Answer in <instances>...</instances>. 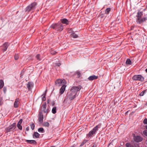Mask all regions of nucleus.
I'll return each mask as SVG.
<instances>
[{
    "label": "nucleus",
    "instance_id": "1",
    "mask_svg": "<svg viewBox=\"0 0 147 147\" xmlns=\"http://www.w3.org/2000/svg\"><path fill=\"white\" fill-rule=\"evenodd\" d=\"M51 27L57 31L59 32H61L63 28V25L60 22L53 24Z\"/></svg>",
    "mask_w": 147,
    "mask_h": 147
},
{
    "label": "nucleus",
    "instance_id": "2",
    "mask_svg": "<svg viewBox=\"0 0 147 147\" xmlns=\"http://www.w3.org/2000/svg\"><path fill=\"white\" fill-rule=\"evenodd\" d=\"M40 111L47 115V113L49 111V107L47 108V105L46 103H44L41 106Z\"/></svg>",
    "mask_w": 147,
    "mask_h": 147
},
{
    "label": "nucleus",
    "instance_id": "3",
    "mask_svg": "<svg viewBox=\"0 0 147 147\" xmlns=\"http://www.w3.org/2000/svg\"><path fill=\"white\" fill-rule=\"evenodd\" d=\"M67 84L66 81L64 79H58L55 81V84L58 86H60L63 85H64Z\"/></svg>",
    "mask_w": 147,
    "mask_h": 147
},
{
    "label": "nucleus",
    "instance_id": "4",
    "mask_svg": "<svg viewBox=\"0 0 147 147\" xmlns=\"http://www.w3.org/2000/svg\"><path fill=\"white\" fill-rule=\"evenodd\" d=\"M100 127V125H98L96 126L89 132L87 135V137L89 138L92 136L93 135L95 134L96 131L98 130V129Z\"/></svg>",
    "mask_w": 147,
    "mask_h": 147
},
{
    "label": "nucleus",
    "instance_id": "5",
    "mask_svg": "<svg viewBox=\"0 0 147 147\" xmlns=\"http://www.w3.org/2000/svg\"><path fill=\"white\" fill-rule=\"evenodd\" d=\"M132 80L135 81H139L142 82L144 80V77L141 75H134L132 78Z\"/></svg>",
    "mask_w": 147,
    "mask_h": 147
},
{
    "label": "nucleus",
    "instance_id": "6",
    "mask_svg": "<svg viewBox=\"0 0 147 147\" xmlns=\"http://www.w3.org/2000/svg\"><path fill=\"white\" fill-rule=\"evenodd\" d=\"M76 97V94L72 92L71 90L68 92L67 94V98L70 100H72Z\"/></svg>",
    "mask_w": 147,
    "mask_h": 147
},
{
    "label": "nucleus",
    "instance_id": "7",
    "mask_svg": "<svg viewBox=\"0 0 147 147\" xmlns=\"http://www.w3.org/2000/svg\"><path fill=\"white\" fill-rule=\"evenodd\" d=\"M37 4V3L35 2L32 3L26 8V11L28 12L31 10L34 9L35 7Z\"/></svg>",
    "mask_w": 147,
    "mask_h": 147
},
{
    "label": "nucleus",
    "instance_id": "8",
    "mask_svg": "<svg viewBox=\"0 0 147 147\" xmlns=\"http://www.w3.org/2000/svg\"><path fill=\"white\" fill-rule=\"evenodd\" d=\"M82 88V86L80 85L77 86H73L71 88L70 90L74 93V94L75 93L76 95L77 92L79 91Z\"/></svg>",
    "mask_w": 147,
    "mask_h": 147
},
{
    "label": "nucleus",
    "instance_id": "9",
    "mask_svg": "<svg viewBox=\"0 0 147 147\" xmlns=\"http://www.w3.org/2000/svg\"><path fill=\"white\" fill-rule=\"evenodd\" d=\"M16 123H13L12 124L8 127L7 129V131L9 132L14 130L16 128Z\"/></svg>",
    "mask_w": 147,
    "mask_h": 147
},
{
    "label": "nucleus",
    "instance_id": "10",
    "mask_svg": "<svg viewBox=\"0 0 147 147\" xmlns=\"http://www.w3.org/2000/svg\"><path fill=\"white\" fill-rule=\"evenodd\" d=\"M134 139L135 142H141L143 140V138L140 136H134Z\"/></svg>",
    "mask_w": 147,
    "mask_h": 147
},
{
    "label": "nucleus",
    "instance_id": "11",
    "mask_svg": "<svg viewBox=\"0 0 147 147\" xmlns=\"http://www.w3.org/2000/svg\"><path fill=\"white\" fill-rule=\"evenodd\" d=\"M20 104V102L19 101L18 98H16L14 103V107L15 108H16L18 107Z\"/></svg>",
    "mask_w": 147,
    "mask_h": 147
},
{
    "label": "nucleus",
    "instance_id": "12",
    "mask_svg": "<svg viewBox=\"0 0 147 147\" xmlns=\"http://www.w3.org/2000/svg\"><path fill=\"white\" fill-rule=\"evenodd\" d=\"M61 22L63 24H65L67 25L69 24V22L66 19L63 18L60 20Z\"/></svg>",
    "mask_w": 147,
    "mask_h": 147
},
{
    "label": "nucleus",
    "instance_id": "13",
    "mask_svg": "<svg viewBox=\"0 0 147 147\" xmlns=\"http://www.w3.org/2000/svg\"><path fill=\"white\" fill-rule=\"evenodd\" d=\"M98 78L97 76L93 75L90 76L88 78V80L90 81H92L94 80L97 79Z\"/></svg>",
    "mask_w": 147,
    "mask_h": 147
},
{
    "label": "nucleus",
    "instance_id": "14",
    "mask_svg": "<svg viewBox=\"0 0 147 147\" xmlns=\"http://www.w3.org/2000/svg\"><path fill=\"white\" fill-rule=\"evenodd\" d=\"M66 86L65 85H63L60 90L59 93L61 94H63L65 90Z\"/></svg>",
    "mask_w": 147,
    "mask_h": 147
},
{
    "label": "nucleus",
    "instance_id": "15",
    "mask_svg": "<svg viewBox=\"0 0 147 147\" xmlns=\"http://www.w3.org/2000/svg\"><path fill=\"white\" fill-rule=\"evenodd\" d=\"M143 15V13L141 11L138 12L137 13V22H138L141 19V17Z\"/></svg>",
    "mask_w": 147,
    "mask_h": 147
},
{
    "label": "nucleus",
    "instance_id": "16",
    "mask_svg": "<svg viewBox=\"0 0 147 147\" xmlns=\"http://www.w3.org/2000/svg\"><path fill=\"white\" fill-rule=\"evenodd\" d=\"M33 86V84L32 82H29L27 84V86L29 90L31 89Z\"/></svg>",
    "mask_w": 147,
    "mask_h": 147
},
{
    "label": "nucleus",
    "instance_id": "17",
    "mask_svg": "<svg viewBox=\"0 0 147 147\" xmlns=\"http://www.w3.org/2000/svg\"><path fill=\"white\" fill-rule=\"evenodd\" d=\"M22 120H20L17 124V127L20 130H22V127L21 125V124L22 122Z\"/></svg>",
    "mask_w": 147,
    "mask_h": 147
},
{
    "label": "nucleus",
    "instance_id": "18",
    "mask_svg": "<svg viewBox=\"0 0 147 147\" xmlns=\"http://www.w3.org/2000/svg\"><path fill=\"white\" fill-rule=\"evenodd\" d=\"M4 48L3 49V52L7 50L8 47V43H5L3 45Z\"/></svg>",
    "mask_w": 147,
    "mask_h": 147
},
{
    "label": "nucleus",
    "instance_id": "19",
    "mask_svg": "<svg viewBox=\"0 0 147 147\" xmlns=\"http://www.w3.org/2000/svg\"><path fill=\"white\" fill-rule=\"evenodd\" d=\"M40 134L37 132H34L33 134V138H39Z\"/></svg>",
    "mask_w": 147,
    "mask_h": 147
},
{
    "label": "nucleus",
    "instance_id": "20",
    "mask_svg": "<svg viewBox=\"0 0 147 147\" xmlns=\"http://www.w3.org/2000/svg\"><path fill=\"white\" fill-rule=\"evenodd\" d=\"M43 119V115L42 113L40 111L38 114V119Z\"/></svg>",
    "mask_w": 147,
    "mask_h": 147
},
{
    "label": "nucleus",
    "instance_id": "21",
    "mask_svg": "<svg viewBox=\"0 0 147 147\" xmlns=\"http://www.w3.org/2000/svg\"><path fill=\"white\" fill-rule=\"evenodd\" d=\"M147 19L146 17H144L143 18L140 19L137 22L139 24H140L142 22L145 21Z\"/></svg>",
    "mask_w": 147,
    "mask_h": 147
},
{
    "label": "nucleus",
    "instance_id": "22",
    "mask_svg": "<svg viewBox=\"0 0 147 147\" xmlns=\"http://www.w3.org/2000/svg\"><path fill=\"white\" fill-rule=\"evenodd\" d=\"M42 124L43 126L47 127H48L50 125L49 123L47 121L43 122Z\"/></svg>",
    "mask_w": 147,
    "mask_h": 147
},
{
    "label": "nucleus",
    "instance_id": "23",
    "mask_svg": "<svg viewBox=\"0 0 147 147\" xmlns=\"http://www.w3.org/2000/svg\"><path fill=\"white\" fill-rule=\"evenodd\" d=\"M4 85V83L3 80H0V89H2Z\"/></svg>",
    "mask_w": 147,
    "mask_h": 147
},
{
    "label": "nucleus",
    "instance_id": "24",
    "mask_svg": "<svg viewBox=\"0 0 147 147\" xmlns=\"http://www.w3.org/2000/svg\"><path fill=\"white\" fill-rule=\"evenodd\" d=\"M71 36L74 38H78V36L74 32H72L71 34Z\"/></svg>",
    "mask_w": 147,
    "mask_h": 147
},
{
    "label": "nucleus",
    "instance_id": "25",
    "mask_svg": "<svg viewBox=\"0 0 147 147\" xmlns=\"http://www.w3.org/2000/svg\"><path fill=\"white\" fill-rule=\"evenodd\" d=\"M27 142L31 144H35L36 142V141L34 140H26Z\"/></svg>",
    "mask_w": 147,
    "mask_h": 147
},
{
    "label": "nucleus",
    "instance_id": "26",
    "mask_svg": "<svg viewBox=\"0 0 147 147\" xmlns=\"http://www.w3.org/2000/svg\"><path fill=\"white\" fill-rule=\"evenodd\" d=\"M57 107H54L52 110V112L53 114H55L56 113Z\"/></svg>",
    "mask_w": 147,
    "mask_h": 147
},
{
    "label": "nucleus",
    "instance_id": "27",
    "mask_svg": "<svg viewBox=\"0 0 147 147\" xmlns=\"http://www.w3.org/2000/svg\"><path fill=\"white\" fill-rule=\"evenodd\" d=\"M110 11L111 8H108L105 10V14H108L109 13Z\"/></svg>",
    "mask_w": 147,
    "mask_h": 147
},
{
    "label": "nucleus",
    "instance_id": "28",
    "mask_svg": "<svg viewBox=\"0 0 147 147\" xmlns=\"http://www.w3.org/2000/svg\"><path fill=\"white\" fill-rule=\"evenodd\" d=\"M126 63L127 65H131V61L129 59H128L126 60Z\"/></svg>",
    "mask_w": 147,
    "mask_h": 147
},
{
    "label": "nucleus",
    "instance_id": "29",
    "mask_svg": "<svg viewBox=\"0 0 147 147\" xmlns=\"http://www.w3.org/2000/svg\"><path fill=\"white\" fill-rule=\"evenodd\" d=\"M38 131L39 132H41L42 133H43L44 132V130L43 128L42 127H41L38 128Z\"/></svg>",
    "mask_w": 147,
    "mask_h": 147
},
{
    "label": "nucleus",
    "instance_id": "30",
    "mask_svg": "<svg viewBox=\"0 0 147 147\" xmlns=\"http://www.w3.org/2000/svg\"><path fill=\"white\" fill-rule=\"evenodd\" d=\"M146 90H145L142 91V92L140 93V94L139 95L141 96H143L144 93H146Z\"/></svg>",
    "mask_w": 147,
    "mask_h": 147
},
{
    "label": "nucleus",
    "instance_id": "31",
    "mask_svg": "<svg viewBox=\"0 0 147 147\" xmlns=\"http://www.w3.org/2000/svg\"><path fill=\"white\" fill-rule=\"evenodd\" d=\"M51 54L52 55H55L57 53V52L53 50H51L50 51Z\"/></svg>",
    "mask_w": 147,
    "mask_h": 147
},
{
    "label": "nucleus",
    "instance_id": "32",
    "mask_svg": "<svg viewBox=\"0 0 147 147\" xmlns=\"http://www.w3.org/2000/svg\"><path fill=\"white\" fill-rule=\"evenodd\" d=\"M36 59L39 60H41V59L40 58V55L39 54H37L36 56Z\"/></svg>",
    "mask_w": 147,
    "mask_h": 147
},
{
    "label": "nucleus",
    "instance_id": "33",
    "mask_svg": "<svg viewBox=\"0 0 147 147\" xmlns=\"http://www.w3.org/2000/svg\"><path fill=\"white\" fill-rule=\"evenodd\" d=\"M87 142V140H84L83 141V142L81 143V144L80 145V146H82L84 144H85L86 142Z\"/></svg>",
    "mask_w": 147,
    "mask_h": 147
},
{
    "label": "nucleus",
    "instance_id": "34",
    "mask_svg": "<svg viewBox=\"0 0 147 147\" xmlns=\"http://www.w3.org/2000/svg\"><path fill=\"white\" fill-rule=\"evenodd\" d=\"M125 146L126 147H134V146L133 145H131L129 143H126Z\"/></svg>",
    "mask_w": 147,
    "mask_h": 147
},
{
    "label": "nucleus",
    "instance_id": "35",
    "mask_svg": "<svg viewBox=\"0 0 147 147\" xmlns=\"http://www.w3.org/2000/svg\"><path fill=\"white\" fill-rule=\"evenodd\" d=\"M45 94H42V100L45 101L46 100V98H45Z\"/></svg>",
    "mask_w": 147,
    "mask_h": 147
},
{
    "label": "nucleus",
    "instance_id": "36",
    "mask_svg": "<svg viewBox=\"0 0 147 147\" xmlns=\"http://www.w3.org/2000/svg\"><path fill=\"white\" fill-rule=\"evenodd\" d=\"M19 57V56L17 54H16L14 56V59L16 60H17L18 59Z\"/></svg>",
    "mask_w": 147,
    "mask_h": 147
},
{
    "label": "nucleus",
    "instance_id": "37",
    "mask_svg": "<svg viewBox=\"0 0 147 147\" xmlns=\"http://www.w3.org/2000/svg\"><path fill=\"white\" fill-rule=\"evenodd\" d=\"M30 127L32 130L34 129L35 125L33 123H32L31 125H30Z\"/></svg>",
    "mask_w": 147,
    "mask_h": 147
},
{
    "label": "nucleus",
    "instance_id": "38",
    "mask_svg": "<svg viewBox=\"0 0 147 147\" xmlns=\"http://www.w3.org/2000/svg\"><path fill=\"white\" fill-rule=\"evenodd\" d=\"M143 134L144 135L147 137V130H145L143 131Z\"/></svg>",
    "mask_w": 147,
    "mask_h": 147
},
{
    "label": "nucleus",
    "instance_id": "39",
    "mask_svg": "<svg viewBox=\"0 0 147 147\" xmlns=\"http://www.w3.org/2000/svg\"><path fill=\"white\" fill-rule=\"evenodd\" d=\"M76 74H77L78 77H79L80 76L81 74L79 71H77L76 72Z\"/></svg>",
    "mask_w": 147,
    "mask_h": 147
},
{
    "label": "nucleus",
    "instance_id": "40",
    "mask_svg": "<svg viewBox=\"0 0 147 147\" xmlns=\"http://www.w3.org/2000/svg\"><path fill=\"white\" fill-rule=\"evenodd\" d=\"M3 90L4 93H5L7 91V88L5 87H4L3 89Z\"/></svg>",
    "mask_w": 147,
    "mask_h": 147
},
{
    "label": "nucleus",
    "instance_id": "41",
    "mask_svg": "<svg viewBox=\"0 0 147 147\" xmlns=\"http://www.w3.org/2000/svg\"><path fill=\"white\" fill-rule=\"evenodd\" d=\"M3 104V100L2 99H0V105H2Z\"/></svg>",
    "mask_w": 147,
    "mask_h": 147
},
{
    "label": "nucleus",
    "instance_id": "42",
    "mask_svg": "<svg viewBox=\"0 0 147 147\" xmlns=\"http://www.w3.org/2000/svg\"><path fill=\"white\" fill-rule=\"evenodd\" d=\"M143 123L145 124H147V120H144Z\"/></svg>",
    "mask_w": 147,
    "mask_h": 147
},
{
    "label": "nucleus",
    "instance_id": "43",
    "mask_svg": "<svg viewBox=\"0 0 147 147\" xmlns=\"http://www.w3.org/2000/svg\"><path fill=\"white\" fill-rule=\"evenodd\" d=\"M61 65V64L60 63H58L57 64V65L58 66H59Z\"/></svg>",
    "mask_w": 147,
    "mask_h": 147
},
{
    "label": "nucleus",
    "instance_id": "44",
    "mask_svg": "<svg viewBox=\"0 0 147 147\" xmlns=\"http://www.w3.org/2000/svg\"><path fill=\"white\" fill-rule=\"evenodd\" d=\"M29 130V128L28 127H27L26 128V130L27 131H28Z\"/></svg>",
    "mask_w": 147,
    "mask_h": 147
},
{
    "label": "nucleus",
    "instance_id": "45",
    "mask_svg": "<svg viewBox=\"0 0 147 147\" xmlns=\"http://www.w3.org/2000/svg\"><path fill=\"white\" fill-rule=\"evenodd\" d=\"M128 111H127V112H126L125 113V114H126V115H127V113H128Z\"/></svg>",
    "mask_w": 147,
    "mask_h": 147
},
{
    "label": "nucleus",
    "instance_id": "46",
    "mask_svg": "<svg viewBox=\"0 0 147 147\" xmlns=\"http://www.w3.org/2000/svg\"><path fill=\"white\" fill-rule=\"evenodd\" d=\"M147 72V68L145 70Z\"/></svg>",
    "mask_w": 147,
    "mask_h": 147
},
{
    "label": "nucleus",
    "instance_id": "47",
    "mask_svg": "<svg viewBox=\"0 0 147 147\" xmlns=\"http://www.w3.org/2000/svg\"><path fill=\"white\" fill-rule=\"evenodd\" d=\"M146 8H147V4L146 6Z\"/></svg>",
    "mask_w": 147,
    "mask_h": 147
},
{
    "label": "nucleus",
    "instance_id": "48",
    "mask_svg": "<svg viewBox=\"0 0 147 147\" xmlns=\"http://www.w3.org/2000/svg\"><path fill=\"white\" fill-rule=\"evenodd\" d=\"M146 128L147 129V125L146 126Z\"/></svg>",
    "mask_w": 147,
    "mask_h": 147
},
{
    "label": "nucleus",
    "instance_id": "49",
    "mask_svg": "<svg viewBox=\"0 0 147 147\" xmlns=\"http://www.w3.org/2000/svg\"><path fill=\"white\" fill-rule=\"evenodd\" d=\"M145 105H147V102L146 103Z\"/></svg>",
    "mask_w": 147,
    "mask_h": 147
},
{
    "label": "nucleus",
    "instance_id": "50",
    "mask_svg": "<svg viewBox=\"0 0 147 147\" xmlns=\"http://www.w3.org/2000/svg\"><path fill=\"white\" fill-rule=\"evenodd\" d=\"M144 119H145V120L147 119H146V118H145Z\"/></svg>",
    "mask_w": 147,
    "mask_h": 147
}]
</instances>
